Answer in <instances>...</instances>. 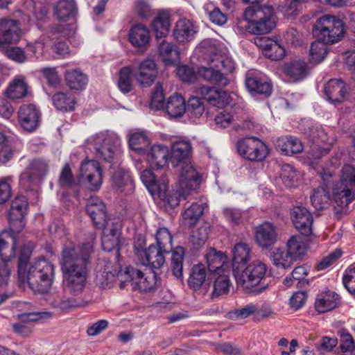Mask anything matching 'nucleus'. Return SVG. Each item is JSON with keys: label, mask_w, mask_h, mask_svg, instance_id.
I'll use <instances>...</instances> for the list:
<instances>
[{"label": "nucleus", "mask_w": 355, "mask_h": 355, "mask_svg": "<svg viewBox=\"0 0 355 355\" xmlns=\"http://www.w3.org/2000/svg\"><path fill=\"white\" fill-rule=\"evenodd\" d=\"M94 236L92 235L89 241L84 243L81 247L69 241L64 245L62 252L61 268L63 272L64 290L74 297L69 298L58 295L53 299L52 304L62 311L84 306L87 302L76 298L83 293L87 279V265L90 256L94 252Z\"/></svg>", "instance_id": "f257e3e1"}, {"label": "nucleus", "mask_w": 355, "mask_h": 355, "mask_svg": "<svg viewBox=\"0 0 355 355\" xmlns=\"http://www.w3.org/2000/svg\"><path fill=\"white\" fill-rule=\"evenodd\" d=\"M340 302L339 295L331 291H323L318 294L315 302V310L320 313L330 311L336 308Z\"/></svg>", "instance_id": "2f4dec72"}, {"label": "nucleus", "mask_w": 355, "mask_h": 355, "mask_svg": "<svg viewBox=\"0 0 355 355\" xmlns=\"http://www.w3.org/2000/svg\"><path fill=\"white\" fill-rule=\"evenodd\" d=\"M192 151V146L189 140L178 139L174 141L170 149V163L173 167L180 166V172L186 165L193 164L188 160Z\"/></svg>", "instance_id": "4468645a"}, {"label": "nucleus", "mask_w": 355, "mask_h": 355, "mask_svg": "<svg viewBox=\"0 0 355 355\" xmlns=\"http://www.w3.org/2000/svg\"><path fill=\"white\" fill-rule=\"evenodd\" d=\"M46 0H26V6L32 12V17L37 21L43 22L47 19L48 8L45 3Z\"/></svg>", "instance_id": "de8ad7c7"}, {"label": "nucleus", "mask_w": 355, "mask_h": 355, "mask_svg": "<svg viewBox=\"0 0 355 355\" xmlns=\"http://www.w3.org/2000/svg\"><path fill=\"white\" fill-rule=\"evenodd\" d=\"M142 155H146V159L149 166L153 168L159 169L170 163V149L162 144H155Z\"/></svg>", "instance_id": "6ab92c4d"}, {"label": "nucleus", "mask_w": 355, "mask_h": 355, "mask_svg": "<svg viewBox=\"0 0 355 355\" xmlns=\"http://www.w3.org/2000/svg\"><path fill=\"white\" fill-rule=\"evenodd\" d=\"M208 269L211 272L220 274L230 269L227 257L225 253L217 251L214 248L208 250L206 254Z\"/></svg>", "instance_id": "c756f323"}, {"label": "nucleus", "mask_w": 355, "mask_h": 355, "mask_svg": "<svg viewBox=\"0 0 355 355\" xmlns=\"http://www.w3.org/2000/svg\"><path fill=\"white\" fill-rule=\"evenodd\" d=\"M311 132L314 144H319L320 142L323 144L324 146H329L331 148L335 142V139L334 137H329L322 126H313L311 129Z\"/></svg>", "instance_id": "e2e57ef3"}, {"label": "nucleus", "mask_w": 355, "mask_h": 355, "mask_svg": "<svg viewBox=\"0 0 355 355\" xmlns=\"http://www.w3.org/2000/svg\"><path fill=\"white\" fill-rule=\"evenodd\" d=\"M198 74L204 80L218 86H226L229 83L227 78L218 69L212 67H200Z\"/></svg>", "instance_id": "58836bf2"}, {"label": "nucleus", "mask_w": 355, "mask_h": 355, "mask_svg": "<svg viewBox=\"0 0 355 355\" xmlns=\"http://www.w3.org/2000/svg\"><path fill=\"white\" fill-rule=\"evenodd\" d=\"M168 116L171 118H180L186 112V102L180 94L170 96L165 105Z\"/></svg>", "instance_id": "4c0bfd02"}, {"label": "nucleus", "mask_w": 355, "mask_h": 355, "mask_svg": "<svg viewBox=\"0 0 355 355\" xmlns=\"http://www.w3.org/2000/svg\"><path fill=\"white\" fill-rule=\"evenodd\" d=\"M245 85L250 92L265 96H269L272 90L270 80L266 76L263 74H256L248 77L245 80Z\"/></svg>", "instance_id": "7c9ffc66"}, {"label": "nucleus", "mask_w": 355, "mask_h": 355, "mask_svg": "<svg viewBox=\"0 0 355 355\" xmlns=\"http://www.w3.org/2000/svg\"><path fill=\"white\" fill-rule=\"evenodd\" d=\"M233 267L236 264H245L250 259L251 248L248 244L243 242L236 243L233 250Z\"/></svg>", "instance_id": "09e8293b"}, {"label": "nucleus", "mask_w": 355, "mask_h": 355, "mask_svg": "<svg viewBox=\"0 0 355 355\" xmlns=\"http://www.w3.org/2000/svg\"><path fill=\"white\" fill-rule=\"evenodd\" d=\"M19 24L16 20L0 19V49L17 43L20 39Z\"/></svg>", "instance_id": "5701e85b"}, {"label": "nucleus", "mask_w": 355, "mask_h": 355, "mask_svg": "<svg viewBox=\"0 0 355 355\" xmlns=\"http://www.w3.org/2000/svg\"><path fill=\"white\" fill-rule=\"evenodd\" d=\"M206 277V270L204 265L198 264L193 266L188 280V284L194 290L199 289L204 283Z\"/></svg>", "instance_id": "5fc2aeb1"}, {"label": "nucleus", "mask_w": 355, "mask_h": 355, "mask_svg": "<svg viewBox=\"0 0 355 355\" xmlns=\"http://www.w3.org/2000/svg\"><path fill=\"white\" fill-rule=\"evenodd\" d=\"M267 269V266L259 260L253 261L242 270L234 268V275L237 286L247 292L260 293L265 289V287L257 290L252 289L265 278Z\"/></svg>", "instance_id": "423d86ee"}, {"label": "nucleus", "mask_w": 355, "mask_h": 355, "mask_svg": "<svg viewBox=\"0 0 355 355\" xmlns=\"http://www.w3.org/2000/svg\"><path fill=\"white\" fill-rule=\"evenodd\" d=\"M120 281L126 284H130L133 289H138L142 292L150 291L153 288L155 282V275L153 277L146 276L140 269L135 266H128L124 269V272H121L118 275Z\"/></svg>", "instance_id": "9b49d317"}, {"label": "nucleus", "mask_w": 355, "mask_h": 355, "mask_svg": "<svg viewBox=\"0 0 355 355\" xmlns=\"http://www.w3.org/2000/svg\"><path fill=\"white\" fill-rule=\"evenodd\" d=\"M54 107L61 111L69 112L75 109L76 101L73 94L69 92H57L52 96Z\"/></svg>", "instance_id": "ea45409f"}, {"label": "nucleus", "mask_w": 355, "mask_h": 355, "mask_svg": "<svg viewBox=\"0 0 355 355\" xmlns=\"http://www.w3.org/2000/svg\"><path fill=\"white\" fill-rule=\"evenodd\" d=\"M49 165L43 159H33L29 162L25 170L20 174L19 184L25 191H31L46 176Z\"/></svg>", "instance_id": "1a4fd4ad"}, {"label": "nucleus", "mask_w": 355, "mask_h": 355, "mask_svg": "<svg viewBox=\"0 0 355 355\" xmlns=\"http://www.w3.org/2000/svg\"><path fill=\"white\" fill-rule=\"evenodd\" d=\"M50 46H51V40L43 36L34 43L28 44L26 49L36 58L44 56L49 59L51 58V53L49 51Z\"/></svg>", "instance_id": "c03bdc74"}, {"label": "nucleus", "mask_w": 355, "mask_h": 355, "mask_svg": "<svg viewBox=\"0 0 355 355\" xmlns=\"http://www.w3.org/2000/svg\"><path fill=\"white\" fill-rule=\"evenodd\" d=\"M324 93L328 100L334 104L343 101L346 93L345 84L338 79H331L324 86Z\"/></svg>", "instance_id": "f704fd0d"}, {"label": "nucleus", "mask_w": 355, "mask_h": 355, "mask_svg": "<svg viewBox=\"0 0 355 355\" xmlns=\"http://www.w3.org/2000/svg\"><path fill=\"white\" fill-rule=\"evenodd\" d=\"M133 70L130 67L121 68L119 73L117 86L123 94H128L132 90V75Z\"/></svg>", "instance_id": "603ef678"}, {"label": "nucleus", "mask_w": 355, "mask_h": 355, "mask_svg": "<svg viewBox=\"0 0 355 355\" xmlns=\"http://www.w3.org/2000/svg\"><path fill=\"white\" fill-rule=\"evenodd\" d=\"M101 229H103V249L107 252L119 250L121 242V222L119 220L109 219V222L106 223L105 226Z\"/></svg>", "instance_id": "2eb2a0df"}, {"label": "nucleus", "mask_w": 355, "mask_h": 355, "mask_svg": "<svg viewBox=\"0 0 355 355\" xmlns=\"http://www.w3.org/2000/svg\"><path fill=\"white\" fill-rule=\"evenodd\" d=\"M75 13L76 4L73 0H59L54 7L53 15L60 22L73 19Z\"/></svg>", "instance_id": "c9c22d12"}, {"label": "nucleus", "mask_w": 355, "mask_h": 355, "mask_svg": "<svg viewBox=\"0 0 355 355\" xmlns=\"http://www.w3.org/2000/svg\"><path fill=\"white\" fill-rule=\"evenodd\" d=\"M204 205L203 203L193 202L187 207L182 214L184 224L189 227L194 225L203 214Z\"/></svg>", "instance_id": "49530a36"}, {"label": "nucleus", "mask_w": 355, "mask_h": 355, "mask_svg": "<svg viewBox=\"0 0 355 355\" xmlns=\"http://www.w3.org/2000/svg\"><path fill=\"white\" fill-rule=\"evenodd\" d=\"M326 44L319 40H316L311 43L309 56L310 61L314 64L322 62L327 53Z\"/></svg>", "instance_id": "6e6d98bb"}, {"label": "nucleus", "mask_w": 355, "mask_h": 355, "mask_svg": "<svg viewBox=\"0 0 355 355\" xmlns=\"http://www.w3.org/2000/svg\"><path fill=\"white\" fill-rule=\"evenodd\" d=\"M198 30L197 26L187 18L178 20L173 30V37L180 44H187L193 41Z\"/></svg>", "instance_id": "4be33fe9"}, {"label": "nucleus", "mask_w": 355, "mask_h": 355, "mask_svg": "<svg viewBox=\"0 0 355 355\" xmlns=\"http://www.w3.org/2000/svg\"><path fill=\"white\" fill-rule=\"evenodd\" d=\"M31 255L29 248H24L19 257L18 278L20 284L27 283L34 292L46 293L54 281V266L46 259L35 261L26 270Z\"/></svg>", "instance_id": "f03ea898"}, {"label": "nucleus", "mask_w": 355, "mask_h": 355, "mask_svg": "<svg viewBox=\"0 0 355 355\" xmlns=\"http://www.w3.org/2000/svg\"><path fill=\"white\" fill-rule=\"evenodd\" d=\"M345 33L343 21L331 15L318 18L313 26V35L326 44H333L341 40Z\"/></svg>", "instance_id": "0eeeda50"}, {"label": "nucleus", "mask_w": 355, "mask_h": 355, "mask_svg": "<svg viewBox=\"0 0 355 355\" xmlns=\"http://www.w3.org/2000/svg\"><path fill=\"white\" fill-rule=\"evenodd\" d=\"M276 148L285 155H292L303 150L302 141L295 137L286 136L277 139Z\"/></svg>", "instance_id": "72a5a7b5"}, {"label": "nucleus", "mask_w": 355, "mask_h": 355, "mask_svg": "<svg viewBox=\"0 0 355 355\" xmlns=\"http://www.w3.org/2000/svg\"><path fill=\"white\" fill-rule=\"evenodd\" d=\"M200 184L199 173L191 165H186L180 172L179 189H173L168 193L166 191L161 197H164L167 204L174 208L179 205L182 198L186 199L195 192L199 188Z\"/></svg>", "instance_id": "39448f33"}, {"label": "nucleus", "mask_w": 355, "mask_h": 355, "mask_svg": "<svg viewBox=\"0 0 355 355\" xmlns=\"http://www.w3.org/2000/svg\"><path fill=\"white\" fill-rule=\"evenodd\" d=\"M133 73L136 80L140 85L148 87L155 81L157 75V69L153 60L146 59L139 64L137 71Z\"/></svg>", "instance_id": "cd10ccee"}, {"label": "nucleus", "mask_w": 355, "mask_h": 355, "mask_svg": "<svg viewBox=\"0 0 355 355\" xmlns=\"http://www.w3.org/2000/svg\"><path fill=\"white\" fill-rule=\"evenodd\" d=\"M170 26V16L165 12H159L151 23L156 38L165 37L169 32Z\"/></svg>", "instance_id": "37998d69"}, {"label": "nucleus", "mask_w": 355, "mask_h": 355, "mask_svg": "<svg viewBox=\"0 0 355 355\" xmlns=\"http://www.w3.org/2000/svg\"><path fill=\"white\" fill-rule=\"evenodd\" d=\"M67 85L74 90L84 89L87 85V76L80 69H69L64 73Z\"/></svg>", "instance_id": "e433bc0d"}, {"label": "nucleus", "mask_w": 355, "mask_h": 355, "mask_svg": "<svg viewBox=\"0 0 355 355\" xmlns=\"http://www.w3.org/2000/svg\"><path fill=\"white\" fill-rule=\"evenodd\" d=\"M184 254V248L182 247H178L172 251V271L174 276L177 278H180L182 276Z\"/></svg>", "instance_id": "052dcab7"}, {"label": "nucleus", "mask_w": 355, "mask_h": 355, "mask_svg": "<svg viewBox=\"0 0 355 355\" xmlns=\"http://www.w3.org/2000/svg\"><path fill=\"white\" fill-rule=\"evenodd\" d=\"M197 94L210 105L219 108L224 107L230 103V96L229 94L214 87H200L198 89Z\"/></svg>", "instance_id": "a878e982"}, {"label": "nucleus", "mask_w": 355, "mask_h": 355, "mask_svg": "<svg viewBox=\"0 0 355 355\" xmlns=\"http://www.w3.org/2000/svg\"><path fill=\"white\" fill-rule=\"evenodd\" d=\"M255 44L261 49L263 55L271 60H280L285 56L286 51L277 38L268 37L257 38Z\"/></svg>", "instance_id": "b1692460"}, {"label": "nucleus", "mask_w": 355, "mask_h": 355, "mask_svg": "<svg viewBox=\"0 0 355 355\" xmlns=\"http://www.w3.org/2000/svg\"><path fill=\"white\" fill-rule=\"evenodd\" d=\"M80 177L90 191H98L103 182L102 169L98 162L94 159L83 162L80 168Z\"/></svg>", "instance_id": "f8f14e48"}, {"label": "nucleus", "mask_w": 355, "mask_h": 355, "mask_svg": "<svg viewBox=\"0 0 355 355\" xmlns=\"http://www.w3.org/2000/svg\"><path fill=\"white\" fill-rule=\"evenodd\" d=\"M169 252L168 250H163L162 248L152 244L144 250H137V254L144 265L159 269L164 266L166 260L165 256Z\"/></svg>", "instance_id": "a211bd4d"}, {"label": "nucleus", "mask_w": 355, "mask_h": 355, "mask_svg": "<svg viewBox=\"0 0 355 355\" xmlns=\"http://www.w3.org/2000/svg\"><path fill=\"white\" fill-rule=\"evenodd\" d=\"M247 23L245 29L254 35H263L270 33L276 26V17L271 6H250L243 12Z\"/></svg>", "instance_id": "20e7f679"}, {"label": "nucleus", "mask_w": 355, "mask_h": 355, "mask_svg": "<svg viewBox=\"0 0 355 355\" xmlns=\"http://www.w3.org/2000/svg\"><path fill=\"white\" fill-rule=\"evenodd\" d=\"M112 182L118 189H121L123 186L131 187L132 180L129 173L123 168H119L116 171L112 176Z\"/></svg>", "instance_id": "338daca9"}, {"label": "nucleus", "mask_w": 355, "mask_h": 355, "mask_svg": "<svg viewBox=\"0 0 355 355\" xmlns=\"http://www.w3.org/2000/svg\"><path fill=\"white\" fill-rule=\"evenodd\" d=\"M272 261L277 267L287 269L291 267L295 261L288 250L286 252L282 248H277L273 252Z\"/></svg>", "instance_id": "4d7b16f0"}, {"label": "nucleus", "mask_w": 355, "mask_h": 355, "mask_svg": "<svg viewBox=\"0 0 355 355\" xmlns=\"http://www.w3.org/2000/svg\"><path fill=\"white\" fill-rule=\"evenodd\" d=\"M164 95L162 85L157 83L151 95L150 107L151 110H159L164 107Z\"/></svg>", "instance_id": "69168bd1"}, {"label": "nucleus", "mask_w": 355, "mask_h": 355, "mask_svg": "<svg viewBox=\"0 0 355 355\" xmlns=\"http://www.w3.org/2000/svg\"><path fill=\"white\" fill-rule=\"evenodd\" d=\"M150 38L148 28L142 24L133 26L128 33V40L135 47L143 48L146 46Z\"/></svg>", "instance_id": "473e14b6"}, {"label": "nucleus", "mask_w": 355, "mask_h": 355, "mask_svg": "<svg viewBox=\"0 0 355 355\" xmlns=\"http://www.w3.org/2000/svg\"><path fill=\"white\" fill-rule=\"evenodd\" d=\"M28 200L26 196L16 197L12 202L8 220L10 228L13 232H21L25 227Z\"/></svg>", "instance_id": "ddd939ff"}, {"label": "nucleus", "mask_w": 355, "mask_h": 355, "mask_svg": "<svg viewBox=\"0 0 355 355\" xmlns=\"http://www.w3.org/2000/svg\"><path fill=\"white\" fill-rule=\"evenodd\" d=\"M334 199L336 204L346 207L355 199V168L345 165L342 169L339 185L334 189Z\"/></svg>", "instance_id": "6e6552de"}, {"label": "nucleus", "mask_w": 355, "mask_h": 355, "mask_svg": "<svg viewBox=\"0 0 355 355\" xmlns=\"http://www.w3.org/2000/svg\"><path fill=\"white\" fill-rule=\"evenodd\" d=\"M86 211L98 229L104 227L105 223L109 222L105 205L96 196H92L87 200Z\"/></svg>", "instance_id": "aec40b11"}, {"label": "nucleus", "mask_w": 355, "mask_h": 355, "mask_svg": "<svg viewBox=\"0 0 355 355\" xmlns=\"http://www.w3.org/2000/svg\"><path fill=\"white\" fill-rule=\"evenodd\" d=\"M277 236L275 226L269 222H264L256 227L255 241L261 248L268 249L275 245Z\"/></svg>", "instance_id": "c85d7f7f"}, {"label": "nucleus", "mask_w": 355, "mask_h": 355, "mask_svg": "<svg viewBox=\"0 0 355 355\" xmlns=\"http://www.w3.org/2000/svg\"><path fill=\"white\" fill-rule=\"evenodd\" d=\"M343 279L347 291L351 293H355V263L346 270Z\"/></svg>", "instance_id": "774afa93"}, {"label": "nucleus", "mask_w": 355, "mask_h": 355, "mask_svg": "<svg viewBox=\"0 0 355 355\" xmlns=\"http://www.w3.org/2000/svg\"><path fill=\"white\" fill-rule=\"evenodd\" d=\"M150 144V139L145 131H137L128 135V145L130 148L139 154L146 152Z\"/></svg>", "instance_id": "a19ab883"}, {"label": "nucleus", "mask_w": 355, "mask_h": 355, "mask_svg": "<svg viewBox=\"0 0 355 355\" xmlns=\"http://www.w3.org/2000/svg\"><path fill=\"white\" fill-rule=\"evenodd\" d=\"M287 250L294 259H302L306 252L307 243L304 241L301 236L293 235L291 236L287 242Z\"/></svg>", "instance_id": "79ce46f5"}, {"label": "nucleus", "mask_w": 355, "mask_h": 355, "mask_svg": "<svg viewBox=\"0 0 355 355\" xmlns=\"http://www.w3.org/2000/svg\"><path fill=\"white\" fill-rule=\"evenodd\" d=\"M132 10L141 19H147L153 15L151 6L145 0H135Z\"/></svg>", "instance_id": "0e129e2a"}, {"label": "nucleus", "mask_w": 355, "mask_h": 355, "mask_svg": "<svg viewBox=\"0 0 355 355\" xmlns=\"http://www.w3.org/2000/svg\"><path fill=\"white\" fill-rule=\"evenodd\" d=\"M292 222L295 229L304 236L312 233L313 217L310 211L304 207H294L291 213Z\"/></svg>", "instance_id": "412c9836"}, {"label": "nucleus", "mask_w": 355, "mask_h": 355, "mask_svg": "<svg viewBox=\"0 0 355 355\" xmlns=\"http://www.w3.org/2000/svg\"><path fill=\"white\" fill-rule=\"evenodd\" d=\"M159 55L166 64H171L179 58L178 49L171 42L162 41L159 46Z\"/></svg>", "instance_id": "8fccbe9b"}, {"label": "nucleus", "mask_w": 355, "mask_h": 355, "mask_svg": "<svg viewBox=\"0 0 355 355\" xmlns=\"http://www.w3.org/2000/svg\"><path fill=\"white\" fill-rule=\"evenodd\" d=\"M140 178L143 184L153 196L161 197L168 189V178L162 174L159 178L150 169L141 172Z\"/></svg>", "instance_id": "f3484780"}, {"label": "nucleus", "mask_w": 355, "mask_h": 355, "mask_svg": "<svg viewBox=\"0 0 355 355\" xmlns=\"http://www.w3.org/2000/svg\"><path fill=\"white\" fill-rule=\"evenodd\" d=\"M238 153L243 158L252 162H261L268 155L266 144L255 137H248L236 142Z\"/></svg>", "instance_id": "9d476101"}, {"label": "nucleus", "mask_w": 355, "mask_h": 355, "mask_svg": "<svg viewBox=\"0 0 355 355\" xmlns=\"http://www.w3.org/2000/svg\"><path fill=\"white\" fill-rule=\"evenodd\" d=\"M280 175L284 184L289 187H295L302 178L300 173L290 164L283 166Z\"/></svg>", "instance_id": "864d4df0"}, {"label": "nucleus", "mask_w": 355, "mask_h": 355, "mask_svg": "<svg viewBox=\"0 0 355 355\" xmlns=\"http://www.w3.org/2000/svg\"><path fill=\"white\" fill-rule=\"evenodd\" d=\"M121 143L116 134L106 131L91 136L86 146L95 153L96 158L110 163L114 168L121 163Z\"/></svg>", "instance_id": "7ed1b4c3"}, {"label": "nucleus", "mask_w": 355, "mask_h": 355, "mask_svg": "<svg viewBox=\"0 0 355 355\" xmlns=\"http://www.w3.org/2000/svg\"><path fill=\"white\" fill-rule=\"evenodd\" d=\"M32 91L26 78L22 75H17L10 82L5 94L11 100L21 99L31 95Z\"/></svg>", "instance_id": "bb28decb"}, {"label": "nucleus", "mask_w": 355, "mask_h": 355, "mask_svg": "<svg viewBox=\"0 0 355 355\" xmlns=\"http://www.w3.org/2000/svg\"><path fill=\"white\" fill-rule=\"evenodd\" d=\"M330 200V193L324 187L314 189L313 193L311 196L313 206L318 210L326 208L329 205Z\"/></svg>", "instance_id": "3c124183"}, {"label": "nucleus", "mask_w": 355, "mask_h": 355, "mask_svg": "<svg viewBox=\"0 0 355 355\" xmlns=\"http://www.w3.org/2000/svg\"><path fill=\"white\" fill-rule=\"evenodd\" d=\"M173 237L169 230L166 227H161L157 230L155 245L160 247L163 250L172 251Z\"/></svg>", "instance_id": "680f3d73"}, {"label": "nucleus", "mask_w": 355, "mask_h": 355, "mask_svg": "<svg viewBox=\"0 0 355 355\" xmlns=\"http://www.w3.org/2000/svg\"><path fill=\"white\" fill-rule=\"evenodd\" d=\"M19 233L9 228L0 234V259L3 262H8L15 257Z\"/></svg>", "instance_id": "393cba45"}, {"label": "nucleus", "mask_w": 355, "mask_h": 355, "mask_svg": "<svg viewBox=\"0 0 355 355\" xmlns=\"http://www.w3.org/2000/svg\"><path fill=\"white\" fill-rule=\"evenodd\" d=\"M284 70L293 80H300L307 76L309 67L304 61L296 60L285 64Z\"/></svg>", "instance_id": "a18cd8bd"}, {"label": "nucleus", "mask_w": 355, "mask_h": 355, "mask_svg": "<svg viewBox=\"0 0 355 355\" xmlns=\"http://www.w3.org/2000/svg\"><path fill=\"white\" fill-rule=\"evenodd\" d=\"M214 283V291L211 293L213 298L227 294L230 286V281L228 275L225 272L218 274Z\"/></svg>", "instance_id": "13d9d810"}, {"label": "nucleus", "mask_w": 355, "mask_h": 355, "mask_svg": "<svg viewBox=\"0 0 355 355\" xmlns=\"http://www.w3.org/2000/svg\"><path fill=\"white\" fill-rule=\"evenodd\" d=\"M187 110L190 117L196 119L200 118L205 112V105L201 99L197 96H191L189 98Z\"/></svg>", "instance_id": "bf43d9fd"}, {"label": "nucleus", "mask_w": 355, "mask_h": 355, "mask_svg": "<svg viewBox=\"0 0 355 355\" xmlns=\"http://www.w3.org/2000/svg\"><path fill=\"white\" fill-rule=\"evenodd\" d=\"M18 123L26 132L35 131L40 123L41 112L34 104L22 105L17 112Z\"/></svg>", "instance_id": "dca6fc26"}]
</instances>
